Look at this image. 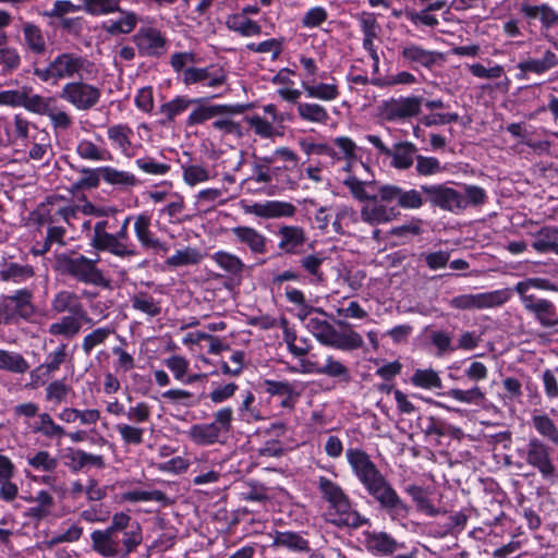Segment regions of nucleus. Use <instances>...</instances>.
I'll use <instances>...</instances> for the list:
<instances>
[{"label":"nucleus","mask_w":558,"mask_h":558,"mask_svg":"<svg viewBox=\"0 0 558 558\" xmlns=\"http://www.w3.org/2000/svg\"><path fill=\"white\" fill-rule=\"evenodd\" d=\"M301 87L307 98L331 102L339 98L340 87L335 77L329 82H316V80H303Z\"/></svg>","instance_id":"obj_23"},{"label":"nucleus","mask_w":558,"mask_h":558,"mask_svg":"<svg viewBox=\"0 0 558 558\" xmlns=\"http://www.w3.org/2000/svg\"><path fill=\"white\" fill-rule=\"evenodd\" d=\"M182 81L187 86L201 84L203 87L218 88L227 83L228 72L218 64L204 68L190 66L183 71Z\"/></svg>","instance_id":"obj_18"},{"label":"nucleus","mask_w":558,"mask_h":558,"mask_svg":"<svg viewBox=\"0 0 558 558\" xmlns=\"http://www.w3.org/2000/svg\"><path fill=\"white\" fill-rule=\"evenodd\" d=\"M347 461L367 494L391 521L401 522L410 514V506L399 496L392 484L380 472L371 457L357 448H349Z\"/></svg>","instance_id":"obj_2"},{"label":"nucleus","mask_w":558,"mask_h":558,"mask_svg":"<svg viewBox=\"0 0 558 558\" xmlns=\"http://www.w3.org/2000/svg\"><path fill=\"white\" fill-rule=\"evenodd\" d=\"M326 256L324 253L307 254L300 259V266L302 269L314 277L317 281L323 280L322 265L325 262Z\"/></svg>","instance_id":"obj_63"},{"label":"nucleus","mask_w":558,"mask_h":558,"mask_svg":"<svg viewBox=\"0 0 558 558\" xmlns=\"http://www.w3.org/2000/svg\"><path fill=\"white\" fill-rule=\"evenodd\" d=\"M38 94H32L27 87L19 89L0 90V106L23 107L32 112Z\"/></svg>","instance_id":"obj_30"},{"label":"nucleus","mask_w":558,"mask_h":558,"mask_svg":"<svg viewBox=\"0 0 558 558\" xmlns=\"http://www.w3.org/2000/svg\"><path fill=\"white\" fill-rule=\"evenodd\" d=\"M134 216H126L121 223L120 230L113 233L116 238L114 244H110L109 253L119 258H131L138 255V251L135 244L130 241L128 234V227L133 221Z\"/></svg>","instance_id":"obj_27"},{"label":"nucleus","mask_w":558,"mask_h":558,"mask_svg":"<svg viewBox=\"0 0 558 558\" xmlns=\"http://www.w3.org/2000/svg\"><path fill=\"white\" fill-rule=\"evenodd\" d=\"M277 236L279 238L278 248L290 255L300 254L307 241L304 228L294 225L281 226L278 229Z\"/></svg>","instance_id":"obj_21"},{"label":"nucleus","mask_w":558,"mask_h":558,"mask_svg":"<svg viewBox=\"0 0 558 558\" xmlns=\"http://www.w3.org/2000/svg\"><path fill=\"white\" fill-rule=\"evenodd\" d=\"M532 247L539 254L555 253L558 255V228L546 226L532 233Z\"/></svg>","instance_id":"obj_31"},{"label":"nucleus","mask_w":558,"mask_h":558,"mask_svg":"<svg viewBox=\"0 0 558 558\" xmlns=\"http://www.w3.org/2000/svg\"><path fill=\"white\" fill-rule=\"evenodd\" d=\"M29 369L26 359L19 352L0 349V371L24 374Z\"/></svg>","instance_id":"obj_45"},{"label":"nucleus","mask_w":558,"mask_h":558,"mask_svg":"<svg viewBox=\"0 0 558 558\" xmlns=\"http://www.w3.org/2000/svg\"><path fill=\"white\" fill-rule=\"evenodd\" d=\"M71 390V386L63 379L53 380L46 387V400L54 404H60L66 400Z\"/></svg>","instance_id":"obj_64"},{"label":"nucleus","mask_w":558,"mask_h":558,"mask_svg":"<svg viewBox=\"0 0 558 558\" xmlns=\"http://www.w3.org/2000/svg\"><path fill=\"white\" fill-rule=\"evenodd\" d=\"M37 418L33 427L34 433H39L49 439L62 438L66 435L64 427L57 424L50 414L46 412L39 413Z\"/></svg>","instance_id":"obj_49"},{"label":"nucleus","mask_w":558,"mask_h":558,"mask_svg":"<svg viewBox=\"0 0 558 558\" xmlns=\"http://www.w3.org/2000/svg\"><path fill=\"white\" fill-rule=\"evenodd\" d=\"M401 57L413 68L423 66L432 68L438 60L439 53L432 50H426L416 44H405L400 51Z\"/></svg>","instance_id":"obj_28"},{"label":"nucleus","mask_w":558,"mask_h":558,"mask_svg":"<svg viewBox=\"0 0 558 558\" xmlns=\"http://www.w3.org/2000/svg\"><path fill=\"white\" fill-rule=\"evenodd\" d=\"M83 11L90 15L101 16L116 13L121 0H80Z\"/></svg>","instance_id":"obj_57"},{"label":"nucleus","mask_w":558,"mask_h":558,"mask_svg":"<svg viewBox=\"0 0 558 558\" xmlns=\"http://www.w3.org/2000/svg\"><path fill=\"white\" fill-rule=\"evenodd\" d=\"M343 185L351 195L360 201H369L373 204L361 208V220L369 226L385 225L393 221L399 211L387 204L397 202L405 210H416L423 207L424 201L415 189L404 190L395 184H379L376 181H362L355 175H348Z\"/></svg>","instance_id":"obj_1"},{"label":"nucleus","mask_w":558,"mask_h":558,"mask_svg":"<svg viewBox=\"0 0 558 558\" xmlns=\"http://www.w3.org/2000/svg\"><path fill=\"white\" fill-rule=\"evenodd\" d=\"M423 100L422 96L391 97L379 105V116L387 122L408 121L421 113Z\"/></svg>","instance_id":"obj_13"},{"label":"nucleus","mask_w":558,"mask_h":558,"mask_svg":"<svg viewBox=\"0 0 558 558\" xmlns=\"http://www.w3.org/2000/svg\"><path fill=\"white\" fill-rule=\"evenodd\" d=\"M242 209L245 214L255 215L264 219L292 217L296 211L293 204L281 201H266L253 204H245L242 202Z\"/></svg>","instance_id":"obj_20"},{"label":"nucleus","mask_w":558,"mask_h":558,"mask_svg":"<svg viewBox=\"0 0 558 558\" xmlns=\"http://www.w3.org/2000/svg\"><path fill=\"white\" fill-rule=\"evenodd\" d=\"M531 424L541 437L558 446V427L547 414H533Z\"/></svg>","instance_id":"obj_50"},{"label":"nucleus","mask_w":558,"mask_h":558,"mask_svg":"<svg viewBox=\"0 0 558 558\" xmlns=\"http://www.w3.org/2000/svg\"><path fill=\"white\" fill-rule=\"evenodd\" d=\"M99 257L89 258L75 251L57 254L54 267L63 276L71 277L78 282L96 287H108L109 281L98 268Z\"/></svg>","instance_id":"obj_6"},{"label":"nucleus","mask_w":558,"mask_h":558,"mask_svg":"<svg viewBox=\"0 0 558 558\" xmlns=\"http://www.w3.org/2000/svg\"><path fill=\"white\" fill-rule=\"evenodd\" d=\"M366 546L372 553L390 555L397 547V541L386 532H374L366 536Z\"/></svg>","instance_id":"obj_44"},{"label":"nucleus","mask_w":558,"mask_h":558,"mask_svg":"<svg viewBox=\"0 0 558 558\" xmlns=\"http://www.w3.org/2000/svg\"><path fill=\"white\" fill-rule=\"evenodd\" d=\"M512 298L510 288L481 293L460 294L449 301V306L460 311L488 310L502 306Z\"/></svg>","instance_id":"obj_12"},{"label":"nucleus","mask_w":558,"mask_h":558,"mask_svg":"<svg viewBox=\"0 0 558 558\" xmlns=\"http://www.w3.org/2000/svg\"><path fill=\"white\" fill-rule=\"evenodd\" d=\"M236 242L245 244L254 254H264L267 250V238L258 230L248 226H238L231 229Z\"/></svg>","instance_id":"obj_29"},{"label":"nucleus","mask_w":558,"mask_h":558,"mask_svg":"<svg viewBox=\"0 0 558 558\" xmlns=\"http://www.w3.org/2000/svg\"><path fill=\"white\" fill-rule=\"evenodd\" d=\"M27 464L36 471L53 472L58 466V459L46 450H38L27 457Z\"/></svg>","instance_id":"obj_61"},{"label":"nucleus","mask_w":558,"mask_h":558,"mask_svg":"<svg viewBox=\"0 0 558 558\" xmlns=\"http://www.w3.org/2000/svg\"><path fill=\"white\" fill-rule=\"evenodd\" d=\"M317 488L325 501L328 502L326 519L339 527L359 529L368 523V519L362 515L351 504L349 496L336 482L319 476Z\"/></svg>","instance_id":"obj_5"},{"label":"nucleus","mask_w":558,"mask_h":558,"mask_svg":"<svg viewBox=\"0 0 558 558\" xmlns=\"http://www.w3.org/2000/svg\"><path fill=\"white\" fill-rule=\"evenodd\" d=\"M211 259L223 270L232 275H239L243 271L244 264L240 257L234 254L219 251L211 255Z\"/></svg>","instance_id":"obj_58"},{"label":"nucleus","mask_w":558,"mask_h":558,"mask_svg":"<svg viewBox=\"0 0 558 558\" xmlns=\"http://www.w3.org/2000/svg\"><path fill=\"white\" fill-rule=\"evenodd\" d=\"M246 122L254 134L262 138H271L281 134L274 125L272 121H268L258 114L248 117Z\"/></svg>","instance_id":"obj_59"},{"label":"nucleus","mask_w":558,"mask_h":558,"mask_svg":"<svg viewBox=\"0 0 558 558\" xmlns=\"http://www.w3.org/2000/svg\"><path fill=\"white\" fill-rule=\"evenodd\" d=\"M181 169L183 182L191 187L210 179L209 170L201 163L183 162Z\"/></svg>","instance_id":"obj_52"},{"label":"nucleus","mask_w":558,"mask_h":558,"mask_svg":"<svg viewBox=\"0 0 558 558\" xmlns=\"http://www.w3.org/2000/svg\"><path fill=\"white\" fill-rule=\"evenodd\" d=\"M186 434L190 440L198 446H210L221 439V435L211 423L194 424Z\"/></svg>","instance_id":"obj_39"},{"label":"nucleus","mask_w":558,"mask_h":558,"mask_svg":"<svg viewBox=\"0 0 558 558\" xmlns=\"http://www.w3.org/2000/svg\"><path fill=\"white\" fill-rule=\"evenodd\" d=\"M338 325L344 326L345 329L338 331L327 320L319 318H310L306 322V328L324 345L342 351H353L364 345L362 336L354 331L347 323L340 320Z\"/></svg>","instance_id":"obj_7"},{"label":"nucleus","mask_w":558,"mask_h":558,"mask_svg":"<svg viewBox=\"0 0 558 558\" xmlns=\"http://www.w3.org/2000/svg\"><path fill=\"white\" fill-rule=\"evenodd\" d=\"M133 231L140 246L144 251H148L157 255L168 254L170 250L168 243L159 239L151 230L150 214L141 213L134 215Z\"/></svg>","instance_id":"obj_15"},{"label":"nucleus","mask_w":558,"mask_h":558,"mask_svg":"<svg viewBox=\"0 0 558 558\" xmlns=\"http://www.w3.org/2000/svg\"><path fill=\"white\" fill-rule=\"evenodd\" d=\"M114 333V329L111 327H99L83 337L82 350L86 355L101 344H105L108 338Z\"/></svg>","instance_id":"obj_56"},{"label":"nucleus","mask_w":558,"mask_h":558,"mask_svg":"<svg viewBox=\"0 0 558 558\" xmlns=\"http://www.w3.org/2000/svg\"><path fill=\"white\" fill-rule=\"evenodd\" d=\"M40 223H56L64 221L69 226L76 218L77 207L64 201L62 197H48L46 203L38 207Z\"/></svg>","instance_id":"obj_19"},{"label":"nucleus","mask_w":558,"mask_h":558,"mask_svg":"<svg viewBox=\"0 0 558 558\" xmlns=\"http://www.w3.org/2000/svg\"><path fill=\"white\" fill-rule=\"evenodd\" d=\"M32 112L48 117L54 130L68 131L73 125L72 116L53 96L44 97L38 94Z\"/></svg>","instance_id":"obj_17"},{"label":"nucleus","mask_w":558,"mask_h":558,"mask_svg":"<svg viewBox=\"0 0 558 558\" xmlns=\"http://www.w3.org/2000/svg\"><path fill=\"white\" fill-rule=\"evenodd\" d=\"M35 275L33 266L28 264H19L5 262L0 269V280L3 282H13L20 284L26 282Z\"/></svg>","instance_id":"obj_36"},{"label":"nucleus","mask_w":558,"mask_h":558,"mask_svg":"<svg viewBox=\"0 0 558 558\" xmlns=\"http://www.w3.org/2000/svg\"><path fill=\"white\" fill-rule=\"evenodd\" d=\"M201 98H186L178 96L172 100L160 106V113L166 117L167 122H171L174 118L184 112L191 105L201 104Z\"/></svg>","instance_id":"obj_53"},{"label":"nucleus","mask_w":558,"mask_h":558,"mask_svg":"<svg viewBox=\"0 0 558 558\" xmlns=\"http://www.w3.org/2000/svg\"><path fill=\"white\" fill-rule=\"evenodd\" d=\"M138 52L143 57L159 58L168 50L165 34L153 26H142L132 37Z\"/></svg>","instance_id":"obj_16"},{"label":"nucleus","mask_w":558,"mask_h":558,"mask_svg":"<svg viewBox=\"0 0 558 558\" xmlns=\"http://www.w3.org/2000/svg\"><path fill=\"white\" fill-rule=\"evenodd\" d=\"M116 12L119 13V16L105 21L101 26L102 29L111 36L131 34L138 24V15L134 11L124 10L120 7Z\"/></svg>","instance_id":"obj_25"},{"label":"nucleus","mask_w":558,"mask_h":558,"mask_svg":"<svg viewBox=\"0 0 558 558\" xmlns=\"http://www.w3.org/2000/svg\"><path fill=\"white\" fill-rule=\"evenodd\" d=\"M411 383L415 387L423 389H435L442 387L438 373L432 368L416 369L411 377Z\"/></svg>","instance_id":"obj_60"},{"label":"nucleus","mask_w":558,"mask_h":558,"mask_svg":"<svg viewBox=\"0 0 558 558\" xmlns=\"http://www.w3.org/2000/svg\"><path fill=\"white\" fill-rule=\"evenodd\" d=\"M416 191L420 192L424 203L427 202L442 210L460 214L468 208L464 195L446 184H423Z\"/></svg>","instance_id":"obj_10"},{"label":"nucleus","mask_w":558,"mask_h":558,"mask_svg":"<svg viewBox=\"0 0 558 558\" xmlns=\"http://www.w3.org/2000/svg\"><path fill=\"white\" fill-rule=\"evenodd\" d=\"M241 109L239 106L232 105H198L195 107L186 119V125L193 126L202 124L207 120L219 116H230L240 113Z\"/></svg>","instance_id":"obj_24"},{"label":"nucleus","mask_w":558,"mask_h":558,"mask_svg":"<svg viewBox=\"0 0 558 558\" xmlns=\"http://www.w3.org/2000/svg\"><path fill=\"white\" fill-rule=\"evenodd\" d=\"M35 313L33 292L28 289H19L12 294L0 296V326L28 322Z\"/></svg>","instance_id":"obj_9"},{"label":"nucleus","mask_w":558,"mask_h":558,"mask_svg":"<svg viewBox=\"0 0 558 558\" xmlns=\"http://www.w3.org/2000/svg\"><path fill=\"white\" fill-rule=\"evenodd\" d=\"M296 112L305 122L326 125L330 120L328 110L318 102H298Z\"/></svg>","instance_id":"obj_38"},{"label":"nucleus","mask_w":558,"mask_h":558,"mask_svg":"<svg viewBox=\"0 0 558 558\" xmlns=\"http://www.w3.org/2000/svg\"><path fill=\"white\" fill-rule=\"evenodd\" d=\"M131 303L134 310L144 313L148 317H155L161 313L160 302L147 292L134 294Z\"/></svg>","instance_id":"obj_55"},{"label":"nucleus","mask_w":558,"mask_h":558,"mask_svg":"<svg viewBox=\"0 0 558 558\" xmlns=\"http://www.w3.org/2000/svg\"><path fill=\"white\" fill-rule=\"evenodd\" d=\"M84 320H90L87 317V312L62 315L48 326V333L53 337L73 339L81 332Z\"/></svg>","instance_id":"obj_22"},{"label":"nucleus","mask_w":558,"mask_h":558,"mask_svg":"<svg viewBox=\"0 0 558 558\" xmlns=\"http://www.w3.org/2000/svg\"><path fill=\"white\" fill-rule=\"evenodd\" d=\"M99 174L105 183L121 189H132L140 184L134 173L119 170L110 166L99 167Z\"/></svg>","instance_id":"obj_33"},{"label":"nucleus","mask_w":558,"mask_h":558,"mask_svg":"<svg viewBox=\"0 0 558 558\" xmlns=\"http://www.w3.org/2000/svg\"><path fill=\"white\" fill-rule=\"evenodd\" d=\"M529 313L532 314L543 327L550 328L558 325L557 308L555 304L547 299L542 300Z\"/></svg>","instance_id":"obj_48"},{"label":"nucleus","mask_w":558,"mask_h":558,"mask_svg":"<svg viewBox=\"0 0 558 558\" xmlns=\"http://www.w3.org/2000/svg\"><path fill=\"white\" fill-rule=\"evenodd\" d=\"M520 10L527 19H538L545 29H549L558 23V13L547 3H542L539 5L523 3Z\"/></svg>","instance_id":"obj_35"},{"label":"nucleus","mask_w":558,"mask_h":558,"mask_svg":"<svg viewBox=\"0 0 558 558\" xmlns=\"http://www.w3.org/2000/svg\"><path fill=\"white\" fill-rule=\"evenodd\" d=\"M442 396L449 397L464 404L475 405L482 404L486 399L485 392L478 386H473L472 388L466 390L452 388L444 392Z\"/></svg>","instance_id":"obj_54"},{"label":"nucleus","mask_w":558,"mask_h":558,"mask_svg":"<svg viewBox=\"0 0 558 558\" xmlns=\"http://www.w3.org/2000/svg\"><path fill=\"white\" fill-rule=\"evenodd\" d=\"M132 136L133 130L125 123L112 124L107 129V137L112 147L128 157L132 148Z\"/></svg>","instance_id":"obj_32"},{"label":"nucleus","mask_w":558,"mask_h":558,"mask_svg":"<svg viewBox=\"0 0 558 558\" xmlns=\"http://www.w3.org/2000/svg\"><path fill=\"white\" fill-rule=\"evenodd\" d=\"M227 26L229 29L246 37L257 36L262 32L260 25L244 14L230 15L227 20Z\"/></svg>","instance_id":"obj_51"},{"label":"nucleus","mask_w":558,"mask_h":558,"mask_svg":"<svg viewBox=\"0 0 558 558\" xmlns=\"http://www.w3.org/2000/svg\"><path fill=\"white\" fill-rule=\"evenodd\" d=\"M114 429L124 447H137L144 442L145 428L131 422L117 423Z\"/></svg>","instance_id":"obj_41"},{"label":"nucleus","mask_w":558,"mask_h":558,"mask_svg":"<svg viewBox=\"0 0 558 558\" xmlns=\"http://www.w3.org/2000/svg\"><path fill=\"white\" fill-rule=\"evenodd\" d=\"M204 258L202 252L196 247L186 246L178 250L174 254L169 256L165 264L170 268H180L184 266L198 265Z\"/></svg>","instance_id":"obj_42"},{"label":"nucleus","mask_w":558,"mask_h":558,"mask_svg":"<svg viewBox=\"0 0 558 558\" xmlns=\"http://www.w3.org/2000/svg\"><path fill=\"white\" fill-rule=\"evenodd\" d=\"M416 151V146L410 142L397 144L390 155L392 157L391 165L399 170L409 169L417 156Z\"/></svg>","instance_id":"obj_43"},{"label":"nucleus","mask_w":558,"mask_h":558,"mask_svg":"<svg viewBox=\"0 0 558 558\" xmlns=\"http://www.w3.org/2000/svg\"><path fill=\"white\" fill-rule=\"evenodd\" d=\"M50 310L56 315L86 313L80 295L70 290H60L54 293L50 301Z\"/></svg>","instance_id":"obj_26"},{"label":"nucleus","mask_w":558,"mask_h":558,"mask_svg":"<svg viewBox=\"0 0 558 558\" xmlns=\"http://www.w3.org/2000/svg\"><path fill=\"white\" fill-rule=\"evenodd\" d=\"M288 371L293 374H319L328 377L338 378L341 381L349 383L351 375L349 368L332 355H327L325 364L319 365L312 359L302 357L298 365L289 366Z\"/></svg>","instance_id":"obj_14"},{"label":"nucleus","mask_w":558,"mask_h":558,"mask_svg":"<svg viewBox=\"0 0 558 558\" xmlns=\"http://www.w3.org/2000/svg\"><path fill=\"white\" fill-rule=\"evenodd\" d=\"M558 65V57L555 52L547 49L543 57L539 59L536 58H527L524 61H521L518 64V68L522 72H530L537 75L544 74L549 70L556 68Z\"/></svg>","instance_id":"obj_37"},{"label":"nucleus","mask_w":558,"mask_h":558,"mask_svg":"<svg viewBox=\"0 0 558 558\" xmlns=\"http://www.w3.org/2000/svg\"><path fill=\"white\" fill-rule=\"evenodd\" d=\"M75 153L81 159L92 162L110 161L113 158L110 150L88 138H82L77 142Z\"/></svg>","instance_id":"obj_34"},{"label":"nucleus","mask_w":558,"mask_h":558,"mask_svg":"<svg viewBox=\"0 0 558 558\" xmlns=\"http://www.w3.org/2000/svg\"><path fill=\"white\" fill-rule=\"evenodd\" d=\"M517 454L526 465L535 469L542 478L555 483L558 480V468L551 457V448L537 437H531L523 448L517 449Z\"/></svg>","instance_id":"obj_8"},{"label":"nucleus","mask_w":558,"mask_h":558,"mask_svg":"<svg viewBox=\"0 0 558 558\" xmlns=\"http://www.w3.org/2000/svg\"><path fill=\"white\" fill-rule=\"evenodd\" d=\"M415 83H417L416 77L408 71H400L385 77L372 80V84L380 88L392 87L396 85H413Z\"/></svg>","instance_id":"obj_62"},{"label":"nucleus","mask_w":558,"mask_h":558,"mask_svg":"<svg viewBox=\"0 0 558 558\" xmlns=\"http://www.w3.org/2000/svg\"><path fill=\"white\" fill-rule=\"evenodd\" d=\"M86 81L78 78L65 83L59 92V97L78 111L93 109L100 101L101 89Z\"/></svg>","instance_id":"obj_11"},{"label":"nucleus","mask_w":558,"mask_h":558,"mask_svg":"<svg viewBox=\"0 0 558 558\" xmlns=\"http://www.w3.org/2000/svg\"><path fill=\"white\" fill-rule=\"evenodd\" d=\"M22 32L25 45L29 51L35 54H44L46 52V38L38 25L31 22H25L23 23Z\"/></svg>","instance_id":"obj_40"},{"label":"nucleus","mask_w":558,"mask_h":558,"mask_svg":"<svg viewBox=\"0 0 558 558\" xmlns=\"http://www.w3.org/2000/svg\"><path fill=\"white\" fill-rule=\"evenodd\" d=\"M107 220H99L94 225L89 245L98 252H109L110 244H114L116 238H113V233L107 231Z\"/></svg>","instance_id":"obj_47"},{"label":"nucleus","mask_w":558,"mask_h":558,"mask_svg":"<svg viewBox=\"0 0 558 558\" xmlns=\"http://www.w3.org/2000/svg\"><path fill=\"white\" fill-rule=\"evenodd\" d=\"M272 546L284 547L294 553L310 551L308 542L294 532H276Z\"/></svg>","instance_id":"obj_46"},{"label":"nucleus","mask_w":558,"mask_h":558,"mask_svg":"<svg viewBox=\"0 0 558 558\" xmlns=\"http://www.w3.org/2000/svg\"><path fill=\"white\" fill-rule=\"evenodd\" d=\"M143 542L140 523L124 511L114 512L111 523L90 533V547L104 558L126 557Z\"/></svg>","instance_id":"obj_3"},{"label":"nucleus","mask_w":558,"mask_h":558,"mask_svg":"<svg viewBox=\"0 0 558 558\" xmlns=\"http://www.w3.org/2000/svg\"><path fill=\"white\" fill-rule=\"evenodd\" d=\"M97 74L98 70L94 62L85 56L74 52H62L45 66L34 69V75L39 81L52 86L64 80H90L96 77Z\"/></svg>","instance_id":"obj_4"}]
</instances>
